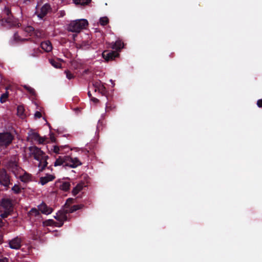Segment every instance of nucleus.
<instances>
[{"label": "nucleus", "instance_id": "de8ad7c7", "mask_svg": "<svg viewBox=\"0 0 262 262\" xmlns=\"http://www.w3.org/2000/svg\"><path fill=\"white\" fill-rule=\"evenodd\" d=\"M88 95L90 99L92 98V97H93L90 91L88 93Z\"/></svg>", "mask_w": 262, "mask_h": 262}, {"label": "nucleus", "instance_id": "dca6fc26", "mask_svg": "<svg viewBox=\"0 0 262 262\" xmlns=\"http://www.w3.org/2000/svg\"><path fill=\"white\" fill-rule=\"evenodd\" d=\"M55 177L53 174H47L45 177H41L39 178V183L41 185H45L48 182L53 181Z\"/></svg>", "mask_w": 262, "mask_h": 262}, {"label": "nucleus", "instance_id": "9b49d317", "mask_svg": "<svg viewBox=\"0 0 262 262\" xmlns=\"http://www.w3.org/2000/svg\"><path fill=\"white\" fill-rule=\"evenodd\" d=\"M103 58L106 61H109L115 59L116 57L119 56V54L115 51H104L102 54Z\"/></svg>", "mask_w": 262, "mask_h": 262}, {"label": "nucleus", "instance_id": "58836bf2", "mask_svg": "<svg viewBox=\"0 0 262 262\" xmlns=\"http://www.w3.org/2000/svg\"><path fill=\"white\" fill-rule=\"evenodd\" d=\"M257 105L259 107H262V99L257 100Z\"/></svg>", "mask_w": 262, "mask_h": 262}, {"label": "nucleus", "instance_id": "39448f33", "mask_svg": "<svg viewBox=\"0 0 262 262\" xmlns=\"http://www.w3.org/2000/svg\"><path fill=\"white\" fill-rule=\"evenodd\" d=\"M17 262H28L26 259L19 260L25 257L29 253V246L26 244H23L20 238L17 237Z\"/></svg>", "mask_w": 262, "mask_h": 262}, {"label": "nucleus", "instance_id": "20e7f679", "mask_svg": "<svg viewBox=\"0 0 262 262\" xmlns=\"http://www.w3.org/2000/svg\"><path fill=\"white\" fill-rule=\"evenodd\" d=\"M89 25L88 21L85 19H77L73 20L69 24L67 30L72 32H80Z\"/></svg>", "mask_w": 262, "mask_h": 262}, {"label": "nucleus", "instance_id": "6e6552de", "mask_svg": "<svg viewBox=\"0 0 262 262\" xmlns=\"http://www.w3.org/2000/svg\"><path fill=\"white\" fill-rule=\"evenodd\" d=\"M5 164L7 168L16 176V156L13 155L9 159L6 160Z\"/></svg>", "mask_w": 262, "mask_h": 262}, {"label": "nucleus", "instance_id": "cd10ccee", "mask_svg": "<svg viewBox=\"0 0 262 262\" xmlns=\"http://www.w3.org/2000/svg\"><path fill=\"white\" fill-rule=\"evenodd\" d=\"M50 63L54 68L59 69L61 67V63L56 59H51L49 60Z\"/></svg>", "mask_w": 262, "mask_h": 262}, {"label": "nucleus", "instance_id": "603ef678", "mask_svg": "<svg viewBox=\"0 0 262 262\" xmlns=\"http://www.w3.org/2000/svg\"><path fill=\"white\" fill-rule=\"evenodd\" d=\"M88 70H85L84 71V73H87V72H88Z\"/></svg>", "mask_w": 262, "mask_h": 262}, {"label": "nucleus", "instance_id": "f8f14e48", "mask_svg": "<svg viewBox=\"0 0 262 262\" xmlns=\"http://www.w3.org/2000/svg\"><path fill=\"white\" fill-rule=\"evenodd\" d=\"M23 170L20 168L17 167V175H19V180L25 183H27L32 181V176L31 174L25 171L23 174H21L20 171Z\"/></svg>", "mask_w": 262, "mask_h": 262}, {"label": "nucleus", "instance_id": "a18cd8bd", "mask_svg": "<svg viewBox=\"0 0 262 262\" xmlns=\"http://www.w3.org/2000/svg\"><path fill=\"white\" fill-rule=\"evenodd\" d=\"M3 240V236L0 234V244L2 243Z\"/></svg>", "mask_w": 262, "mask_h": 262}, {"label": "nucleus", "instance_id": "4468645a", "mask_svg": "<svg viewBox=\"0 0 262 262\" xmlns=\"http://www.w3.org/2000/svg\"><path fill=\"white\" fill-rule=\"evenodd\" d=\"M28 115L24 105H17V118L18 117L19 119L26 122V118Z\"/></svg>", "mask_w": 262, "mask_h": 262}, {"label": "nucleus", "instance_id": "c9c22d12", "mask_svg": "<svg viewBox=\"0 0 262 262\" xmlns=\"http://www.w3.org/2000/svg\"><path fill=\"white\" fill-rule=\"evenodd\" d=\"M24 88L28 91V92H29V93L31 95H35V91L33 88H32L30 86H26V85H25Z\"/></svg>", "mask_w": 262, "mask_h": 262}, {"label": "nucleus", "instance_id": "7c9ffc66", "mask_svg": "<svg viewBox=\"0 0 262 262\" xmlns=\"http://www.w3.org/2000/svg\"><path fill=\"white\" fill-rule=\"evenodd\" d=\"M103 84V83H102L100 80L94 81L93 83V85L94 88L95 92H97V90Z\"/></svg>", "mask_w": 262, "mask_h": 262}, {"label": "nucleus", "instance_id": "6ab92c4d", "mask_svg": "<svg viewBox=\"0 0 262 262\" xmlns=\"http://www.w3.org/2000/svg\"><path fill=\"white\" fill-rule=\"evenodd\" d=\"M84 206L83 205H74L72 206L69 207L67 209H64L67 214L69 213H73L79 209H81Z\"/></svg>", "mask_w": 262, "mask_h": 262}, {"label": "nucleus", "instance_id": "7ed1b4c3", "mask_svg": "<svg viewBox=\"0 0 262 262\" xmlns=\"http://www.w3.org/2000/svg\"><path fill=\"white\" fill-rule=\"evenodd\" d=\"M13 205L11 199L3 198L0 201V216L5 219L13 211Z\"/></svg>", "mask_w": 262, "mask_h": 262}, {"label": "nucleus", "instance_id": "aec40b11", "mask_svg": "<svg viewBox=\"0 0 262 262\" xmlns=\"http://www.w3.org/2000/svg\"><path fill=\"white\" fill-rule=\"evenodd\" d=\"M41 48L45 51L49 52L52 49V46L49 41H43L41 43Z\"/></svg>", "mask_w": 262, "mask_h": 262}, {"label": "nucleus", "instance_id": "4c0bfd02", "mask_svg": "<svg viewBox=\"0 0 262 262\" xmlns=\"http://www.w3.org/2000/svg\"><path fill=\"white\" fill-rule=\"evenodd\" d=\"M42 116L41 113L40 112L37 111L34 114V117L35 118H40Z\"/></svg>", "mask_w": 262, "mask_h": 262}, {"label": "nucleus", "instance_id": "473e14b6", "mask_svg": "<svg viewBox=\"0 0 262 262\" xmlns=\"http://www.w3.org/2000/svg\"><path fill=\"white\" fill-rule=\"evenodd\" d=\"M8 93L7 92H6L5 93H3L1 97H0V102L2 103H5L7 98H8Z\"/></svg>", "mask_w": 262, "mask_h": 262}, {"label": "nucleus", "instance_id": "393cba45", "mask_svg": "<svg viewBox=\"0 0 262 262\" xmlns=\"http://www.w3.org/2000/svg\"><path fill=\"white\" fill-rule=\"evenodd\" d=\"M70 183L69 182H63L59 186L61 190L64 191H68L70 188Z\"/></svg>", "mask_w": 262, "mask_h": 262}, {"label": "nucleus", "instance_id": "f03ea898", "mask_svg": "<svg viewBox=\"0 0 262 262\" xmlns=\"http://www.w3.org/2000/svg\"><path fill=\"white\" fill-rule=\"evenodd\" d=\"M82 165V163L77 158H72L70 156H59L54 163L55 167L62 166L63 167H69L72 168H76Z\"/></svg>", "mask_w": 262, "mask_h": 262}, {"label": "nucleus", "instance_id": "49530a36", "mask_svg": "<svg viewBox=\"0 0 262 262\" xmlns=\"http://www.w3.org/2000/svg\"><path fill=\"white\" fill-rule=\"evenodd\" d=\"M4 225V223L2 220V219L0 218V227H2Z\"/></svg>", "mask_w": 262, "mask_h": 262}, {"label": "nucleus", "instance_id": "0eeeda50", "mask_svg": "<svg viewBox=\"0 0 262 262\" xmlns=\"http://www.w3.org/2000/svg\"><path fill=\"white\" fill-rule=\"evenodd\" d=\"M3 15H5L4 19L10 28L15 27L16 26V21L13 16L11 9L7 6H5L3 10Z\"/></svg>", "mask_w": 262, "mask_h": 262}, {"label": "nucleus", "instance_id": "412c9836", "mask_svg": "<svg viewBox=\"0 0 262 262\" xmlns=\"http://www.w3.org/2000/svg\"><path fill=\"white\" fill-rule=\"evenodd\" d=\"M124 43L120 40H117L116 42L112 43V48L117 51H120L123 48Z\"/></svg>", "mask_w": 262, "mask_h": 262}, {"label": "nucleus", "instance_id": "09e8293b", "mask_svg": "<svg viewBox=\"0 0 262 262\" xmlns=\"http://www.w3.org/2000/svg\"><path fill=\"white\" fill-rule=\"evenodd\" d=\"M21 188V187H19L18 186V185H17V193H18L19 192V191H20Z\"/></svg>", "mask_w": 262, "mask_h": 262}, {"label": "nucleus", "instance_id": "2f4dec72", "mask_svg": "<svg viewBox=\"0 0 262 262\" xmlns=\"http://www.w3.org/2000/svg\"><path fill=\"white\" fill-rule=\"evenodd\" d=\"M108 22V18L106 16L102 17L99 19V23L100 25L103 26L106 25Z\"/></svg>", "mask_w": 262, "mask_h": 262}, {"label": "nucleus", "instance_id": "c756f323", "mask_svg": "<svg viewBox=\"0 0 262 262\" xmlns=\"http://www.w3.org/2000/svg\"><path fill=\"white\" fill-rule=\"evenodd\" d=\"M67 147V146H54L53 151L55 153L58 154H62V150L63 148Z\"/></svg>", "mask_w": 262, "mask_h": 262}, {"label": "nucleus", "instance_id": "864d4df0", "mask_svg": "<svg viewBox=\"0 0 262 262\" xmlns=\"http://www.w3.org/2000/svg\"><path fill=\"white\" fill-rule=\"evenodd\" d=\"M2 0H0V2H2Z\"/></svg>", "mask_w": 262, "mask_h": 262}, {"label": "nucleus", "instance_id": "72a5a7b5", "mask_svg": "<svg viewBox=\"0 0 262 262\" xmlns=\"http://www.w3.org/2000/svg\"><path fill=\"white\" fill-rule=\"evenodd\" d=\"M74 201L75 200L72 198L68 199L64 205V209H67L69 207H70L71 204L74 202Z\"/></svg>", "mask_w": 262, "mask_h": 262}, {"label": "nucleus", "instance_id": "f3484780", "mask_svg": "<svg viewBox=\"0 0 262 262\" xmlns=\"http://www.w3.org/2000/svg\"><path fill=\"white\" fill-rule=\"evenodd\" d=\"M38 208L39 211L46 214H49L53 211V209L49 207L44 202L38 205Z\"/></svg>", "mask_w": 262, "mask_h": 262}, {"label": "nucleus", "instance_id": "5701e85b", "mask_svg": "<svg viewBox=\"0 0 262 262\" xmlns=\"http://www.w3.org/2000/svg\"><path fill=\"white\" fill-rule=\"evenodd\" d=\"M99 93L101 94L102 96H106L107 100H110L109 96L108 95V92L106 90V88L104 86V84L101 85L97 90Z\"/></svg>", "mask_w": 262, "mask_h": 262}, {"label": "nucleus", "instance_id": "ea45409f", "mask_svg": "<svg viewBox=\"0 0 262 262\" xmlns=\"http://www.w3.org/2000/svg\"><path fill=\"white\" fill-rule=\"evenodd\" d=\"M91 100L95 103H97L99 101V100L97 98L93 97H92V98L91 99Z\"/></svg>", "mask_w": 262, "mask_h": 262}, {"label": "nucleus", "instance_id": "f704fd0d", "mask_svg": "<svg viewBox=\"0 0 262 262\" xmlns=\"http://www.w3.org/2000/svg\"><path fill=\"white\" fill-rule=\"evenodd\" d=\"M9 246L11 248L16 249V237L9 242Z\"/></svg>", "mask_w": 262, "mask_h": 262}, {"label": "nucleus", "instance_id": "3c124183", "mask_svg": "<svg viewBox=\"0 0 262 262\" xmlns=\"http://www.w3.org/2000/svg\"><path fill=\"white\" fill-rule=\"evenodd\" d=\"M17 28H19V23H17Z\"/></svg>", "mask_w": 262, "mask_h": 262}, {"label": "nucleus", "instance_id": "79ce46f5", "mask_svg": "<svg viewBox=\"0 0 262 262\" xmlns=\"http://www.w3.org/2000/svg\"><path fill=\"white\" fill-rule=\"evenodd\" d=\"M17 42L20 41V40H28V39H26V38H24V39H21L20 38V37H19V36L17 35Z\"/></svg>", "mask_w": 262, "mask_h": 262}, {"label": "nucleus", "instance_id": "a19ab883", "mask_svg": "<svg viewBox=\"0 0 262 262\" xmlns=\"http://www.w3.org/2000/svg\"><path fill=\"white\" fill-rule=\"evenodd\" d=\"M0 262H9L8 259L6 257L0 258Z\"/></svg>", "mask_w": 262, "mask_h": 262}, {"label": "nucleus", "instance_id": "c03bdc74", "mask_svg": "<svg viewBox=\"0 0 262 262\" xmlns=\"http://www.w3.org/2000/svg\"><path fill=\"white\" fill-rule=\"evenodd\" d=\"M13 39V42H15L16 41V32L14 33Z\"/></svg>", "mask_w": 262, "mask_h": 262}, {"label": "nucleus", "instance_id": "1a4fd4ad", "mask_svg": "<svg viewBox=\"0 0 262 262\" xmlns=\"http://www.w3.org/2000/svg\"><path fill=\"white\" fill-rule=\"evenodd\" d=\"M54 218L57 221L56 227H61L63 225L64 222L68 220L67 214L64 209L58 211L56 215L54 216Z\"/></svg>", "mask_w": 262, "mask_h": 262}, {"label": "nucleus", "instance_id": "ddd939ff", "mask_svg": "<svg viewBox=\"0 0 262 262\" xmlns=\"http://www.w3.org/2000/svg\"><path fill=\"white\" fill-rule=\"evenodd\" d=\"M51 9L50 4L46 3L41 8L39 11L37 12V16L41 19H42L45 16L47 15L49 11Z\"/></svg>", "mask_w": 262, "mask_h": 262}, {"label": "nucleus", "instance_id": "37998d69", "mask_svg": "<svg viewBox=\"0 0 262 262\" xmlns=\"http://www.w3.org/2000/svg\"><path fill=\"white\" fill-rule=\"evenodd\" d=\"M12 190L14 191L15 193H16V184H14V185L12 187Z\"/></svg>", "mask_w": 262, "mask_h": 262}, {"label": "nucleus", "instance_id": "4be33fe9", "mask_svg": "<svg viewBox=\"0 0 262 262\" xmlns=\"http://www.w3.org/2000/svg\"><path fill=\"white\" fill-rule=\"evenodd\" d=\"M84 185V183L81 182L77 184V185L73 189L72 194L73 195H76L78 192L81 191Z\"/></svg>", "mask_w": 262, "mask_h": 262}, {"label": "nucleus", "instance_id": "9d476101", "mask_svg": "<svg viewBox=\"0 0 262 262\" xmlns=\"http://www.w3.org/2000/svg\"><path fill=\"white\" fill-rule=\"evenodd\" d=\"M0 184L7 189L10 184L9 176L7 173L6 170L0 168Z\"/></svg>", "mask_w": 262, "mask_h": 262}, {"label": "nucleus", "instance_id": "a211bd4d", "mask_svg": "<svg viewBox=\"0 0 262 262\" xmlns=\"http://www.w3.org/2000/svg\"><path fill=\"white\" fill-rule=\"evenodd\" d=\"M24 31L30 34V35H32V34H34L37 37H40L41 35V33L39 30H35L34 28L32 26H28L25 28Z\"/></svg>", "mask_w": 262, "mask_h": 262}, {"label": "nucleus", "instance_id": "bb28decb", "mask_svg": "<svg viewBox=\"0 0 262 262\" xmlns=\"http://www.w3.org/2000/svg\"><path fill=\"white\" fill-rule=\"evenodd\" d=\"M91 1L92 0H74V2L76 5H80L83 6L88 5Z\"/></svg>", "mask_w": 262, "mask_h": 262}, {"label": "nucleus", "instance_id": "8fccbe9b", "mask_svg": "<svg viewBox=\"0 0 262 262\" xmlns=\"http://www.w3.org/2000/svg\"><path fill=\"white\" fill-rule=\"evenodd\" d=\"M51 140H52V141H55V140L54 138H52V137H51Z\"/></svg>", "mask_w": 262, "mask_h": 262}, {"label": "nucleus", "instance_id": "423d86ee", "mask_svg": "<svg viewBox=\"0 0 262 262\" xmlns=\"http://www.w3.org/2000/svg\"><path fill=\"white\" fill-rule=\"evenodd\" d=\"M13 139L14 137L10 133H0V151L7 148L11 144Z\"/></svg>", "mask_w": 262, "mask_h": 262}, {"label": "nucleus", "instance_id": "2eb2a0df", "mask_svg": "<svg viewBox=\"0 0 262 262\" xmlns=\"http://www.w3.org/2000/svg\"><path fill=\"white\" fill-rule=\"evenodd\" d=\"M29 138L31 141H37L39 144H42L45 141V139L35 132H31L29 133Z\"/></svg>", "mask_w": 262, "mask_h": 262}, {"label": "nucleus", "instance_id": "e433bc0d", "mask_svg": "<svg viewBox=\"0 0 262 262\" xmlns=\"http://www.w3.org/2000/svg\"><path fill=\"white\" fill-rule=\"evenodd\" d=\"M67 78L69 79H72L74 77V75L69 71H65Z\"/></svg>", "mask_w": 262, "mask_h": 262}, {"label": "nucleus", "instance_id": "f257e3e1", "mask_svg": "<svg viewBox=\"0 0 262 262\" xmlns=\"http://www.w3.org/2000/svg\"><path fill=\"white\" fill-rule=\"evenodd\" d=\"M30 156H33L34 159L38 161L39 163L38 167L39 168V172L43 171L46 168L52 171V166H48L49 156L46 155L45 152L42 151L40 148L34 146L29 147Z\"/></svg>", "mask_w": 262, "mask_h": 262}, {"label": "nucleus", "instance_id": "c85d7f7f", "mask_svg": "<svg viewBox=\"0 0 262 262\" xmlns=\"http://www.w3.org/2000/svg\"><path fill=\"white\" fill-rule=\"evenodd\" d=\"M56 224H57L56 222L54 221L53 220H47L43 222V225L44 226H55Z\"/></svg>", "mask_w": 262, "mask_h": 262}, {"label": "nucleus", "instance_id": "a878e982", "mask_svg": "<svg viewBox=\"0 0 262 262\" xmlns=\"http://www.w3.org/2000/svg\"><path fill=\"white\" fill-rule=\"evenodd\" d=\"M116 107V106L111 101L108 100V101L106 103L105 105V111L108 112L110 111L114 110Z\"/></svg>", "mask_w": 262, "mask_h": 262}, {"label": "nucleus", "instance_id": "b1692460", "mask_svg": "<svg viewBox=\"0 0 262 262\" xmlns=\"http://www.w3.org/2000/svg\"><path fill=\"white\" fill-rule=\"evenodd\" d=\"M29 216L31 217L32 216L35 217H40V214L39 212V210L35 208H32L28 213Z\"/></svg>", "mask_w": 262, "mask_h": 262}]
</instances>
